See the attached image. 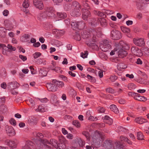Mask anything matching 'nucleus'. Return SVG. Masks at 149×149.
I'll return each mask as SVG.
<instances>
[{
    "mask_svg": "<svg viewBox=\"0 0 149 149\" xmlns=\"http://www.w3.org/2000/svg\"><path fill=\"white\" fill-rule=\"evenodd\" d=\"M78 23V29H81L85 26V23L83 22H77Z\"/></svg>",
    "mask_w": 149,
    "mask_h": 149,
    "instance_id": "38",
    "label": "nucleus"
},
{
    "mask_svg": "<svg viewBox=\"0 0 149 149\" xmlns=\"http://www.w3.org/2000/svg\"><path fill=\"white\" fill-rule=\"evenodd\" d=\"M88 54V52L87 51H86L84 52L81 53V56L83 58H86Z\"/></svg>",
    "mask_w": 149,
    "mask_h": 149,
    "instance_id": "44",
    "label": "nucleus"
},
{
    "mask_svg": "<svg viewBox=\"0 0 149 149\" xmlns=\"http://www.w3.org/2000/svg\"><path fill=\"white\" fill-rule=\"evenodd\" d=\"M47 73V71L44 69H41L39 71V74L40 76L44 77L46 76Z\"/></svg>",
    "mask_w": 149,
    "mask_h": 149,
    "instance_id": "31",
    "label": "nucleus"
},
{
    "mask_svg": "<svg viewBox=\"0 0 149 149\" xmlns=\"http://www.w3.org/2000/svg\"><path fill=\"white\" fill-rule=\"evenodd\" d=\"M109 79L112 82H113L117 79V77L115 75L111 76H110Z\"/></svg>",
    "mask_w": 149,
    "mask_h": 149,
    "instance_id": "53",
    "label": "nucleus"
},
{
    "mask_svg": "<svg viewBox=\"0 0 149 149\" xmlns=\"http://www.w3.org/2000/svg\"><path fill=\"white\" fill-rule=\"evenodd\" d=\"M33 3L36 8L40 10H42L43 8L44 5L42 1L40 0H33Z\"/></svg>",
    "mask_w": 149,
    "mask_h": 149,
    "instance_id": "14",
    "label": "nucleus"
},
{
    "mask_svg": "<svg viewBox=\"0 0 149 149\" xmlns=\"http://www.w3.org/2000/svg\"><path fill=\"white\" fill-rule=\"evenodd\" d=\"M136 63L137 64L141 65L142 64L143 62L142 61L140 58H138L137 59Z\"/></svg>",
    "mask_w": 149,
    "mask_h": 149,
    "instance_id": "59",
    "label": "nucleus"
},
{
    "mask_svg": "<svg viewBox=\"0 0 149 149\" xmlns=\"http://www.w3.org/2000/svg\"><path fill=\"white\" fill-rule=\"evenodd\" d=\"M118 47V54L120 57L123 58L125 57L127 54L125 50L129 49V45L126 42L122 41L119 43Z\"/></svg>",
    "mask_w": 149,
    "mask_h": 149,
    "instance_id": "1",
    "label": "nucleus"
},
{
    "mask_svg": "<svg viewBox=\"0 0 149 149\" xmlns=\"http://www.w3.org/2000/svg\"><path fill=\"white\" fill-rule=\"evenodd\" d=\"M18 143V141L16 139L10 140L8 139L5 141L6 144L12 148H15Z\"/></svg>",
    "mask_w": 149,
    "mask_h": 149,
    "instance_id": "7",
    "label": "nucleus"
},
{
    "mask_svg": "<svg viewBox=\"0 0 149 149\" xmlns=\"http://www.w3.org/2000/svg\"><path fill=\"white\" fill-rule=\"evenodd\" d=\"M111 36L112 38L114 40H118L122 37L121 33L116 30H113L111 31Z\"/></svg>",
    "mask_w": 149,
    "mask_h": 149,
    "instance_id": "8",
    "label": "nucleus"
},
{
    "mask_svg": "<svg viewBox=\"0 0 149 149\" xmlns=\"http://www.w3.org/2000/svg\"><path fill=\"white\" fill-rule=\"evenodd\" d=\"M57 17L60 19V20L61 19H64L67 17V14L66 13H57Z\"/></svg>",
    "mask_w": 149,
    "mask_h": 149,
    "instance_id": "25",
    "label": "nucleus"
},
{
    "mask_svg": "<svg viewBox=\"0 0 149 149\" xmlns=\"http://www.w3.org/2000/svg\"><path fill=\"white\" fill-rule=\"evenodd\" d=\"M119 47V45L118 43H115L114 46V50H112L110 53V55L111 56L113 55L115 53V52H118V47ZM118 53V52H117Z\"/></svg>",
    "mask_w": 149,
    "mask_h": 149,
    "instance_id": "29",
    "label": "nucleus"
},
{
    "mask_svg": "<svg viewBox=\"0 0 149 149\" xmlns=\"http://www.w3.org/2000/svg\"><path fill=\"white\" fill-rule=\"evenodd\" d=\"M73 125L77 128H79L81 126V124L77 120H74L72 122Z\"/></svg>",
    "mask_w": 149,
    "mask_h": 149,
    "instance_id": "43",
    "label": "nucleus"
},
{
    "mask_svg": "<svg viewBox=\"0 0 149 149\" xmlns=\"http://www.w3.org/2000/svg\"><path fill=\"white\" fill-rule=\"evenodd\" d=\"M134 99L141 101H145L146 100L145 97L140 96L139 94L137 93H136V95L134 97Z\"/></svg>",
    "mask_w": 149,
    "mask_h": 149,
    "instance_id": "23",
    "label": "nucleus"
},
{
    "mask_svg": "<svg viewBox=\"0 0 149 149\" xmlns=\"http://www.w3.org/2000/svg\"><path fill=\"white\" fill-rule=\"evenodd\" d=\"M95 12H96V14L100 17H104L106 16V15L103 13L102 12L98 11H96Z\"/></svg>",
    "mask_w": 149,
    "mask_h": 149,
    "instance_id": "47",
    "label": "nucleus"
},
{
    "mask_svg": "<svg viewBox=\"0 0 149 149\" xmlns=\"http://www.w3.org/2000/svg\"><path fill=\"white\" fill-rule=\"evenodd\" d=\"M91 34L93 35V39L92 41L93 42H95V39L96 38V35L97 37L100 36L101 35V32L100 31L97 32L95 30H92L90 31L89 32H88L87 33L86 31L85 32H84L83 33L81 34V35L82 37L85 39H88L90 37L91 38L90 41H91V40H92L91 37Z\"/></svg>",
    "mask_w": 149,
    "mask_h": 149,
    "instance_id": "2",
    "label": "nucleus"
},
{
    "mask_svg": "<svg viewBox=\"0 0 149 149\" xmlns=\"http://www.w3.org/2000/svg\"><path fill=\"white\" fill-rule=\"evenodd\" d=\"M3 50L2 51V53L4 55H7L8 54V53L7 51L6 50V49H7V47L6 46V48H2Z\"/></svg>",
    "mask_w": 149,
    "mask_h": 149,
    "instance_id": "63",
    "label": "nucleus"
},
{
    "mask_svg": "<svg viewBox=\"0 0 149 149\" xmlns=\"http://www.w3.org/2000/svg\"><path fill=\"white\" fill-rule=\"evenodd\" d=\"M105 109L102 107H100L97 109V111L98 113H102L105 111Z\"/></svg>",
    "mask_w": 149,
    "mask_h": 149,
    "instance_id": "52",
    "label": "nucleus"
},
{
    "mask_svg": "<svg viewBox=\"0 0 149 149\" xmlns=\"http://www.w3.org/2000/svg\"><path fill=\"white\" fill-rule=\"evenodd\" d=\"M29 6V0H24L22 4V7L26 8H28Z\"/></svg>",
    "mask_w": 149,
    "mask_h": 149,
    "instance_id": "32",
    "label": "nucleus"
},
{
    "mask_svg": "<svg viewBox=\"0 0 149 149\" xmlns=\"http://www.w3.org/2000/svg\"><path fill=\"white\" fill-rule=\"evenodd\" d=\"M100 47L101 49L104 52L108 51L111 47V45L108 44L107 40H104L103 43L100 44Z\"/></svg>",
    "mask_w": 149,
    "mask_h": 149,
    "instance_id": "9",
    "label": "nucleus"
},
{
    "mask_svg": "<svg viewBox=\"0 0 149 149\" xmlns=\"http://www.w3.org/2000/svg\"><path fill=\"white\" fill-rule=\"evenodd\" d=\"M41 55L40 53L39 52H36L33 55V56L35 59L37 58L40 56Z\"/></svg>",
    "mask_w": 149,
    "mask_h": 149,
    "instance_id": "46",
    "label": "nucleus"
},
{
    "mask_svg": "<svg viewBox=\"0 0 149 149\" xmlns=\"http://www.w3.org/2000/svg\"><path fill=\"white\" fill-rule=\"evenodd\" d=\"M104 119L106 120V121H105V123H107L109 125L111 124L112 123L113 120L112 119L107 116H105L104 117Z\"/></svg>",
    "mask_w": 149,
    "mask_h": 149,
    "instance_id": "28",
    "label": "nucleus"
},
{
    "mask_svg": "<svg viewBox=\"0 0 149 149\" xmlns=\"http://www.w3.org/2000/svg\"><path fill=\"white\" fill-rule=\"evenodd\" d=\"M23 11L26 15H31V13L29 12V10L27 8H25L23 10Z\"/></svg>",
    "mask_w": 149,
    "mask_h": 149,
    "instance_id": "54",
    "label": "nucleus"
},
{
    "mask_svg": "<svg viewBox=\"0 0 149 149\" xmlns=\"http://www.w3.org/2000/svg\"><path fill=\"white\" fill-rule=\"evenodd\" d=\"M137 137L138 139L142 140L143 139L144 136L141 132H138L137 133Z\"/></svg>",
    "mask_w": 149,
    "mask_h": 149,
    "instance_id": "42",
    "label": "nucleus"
},
{
    "mask_svg": "<svg viewBox=\"0 0 149 149\" xmlns=\"http://www.w3.org/2000/svg\"><path fill=\"white\" fill-rule=\"evenodd\" d=\"M30 35L28 34H25L21 36L20 38V40L23 42H25L28 40L30 38Z\"/></svg>",
    "mask_w": 149,
    "mask_h": 149,
    "instance_id": "20",
    "label": "nucleus"
},
{
    "mask_svg": "<svg viewBox=\"0 0 149 149\" xmlns=\"http://www.w3.org/2000/svg\"><path fill=\"white\" fill-rule=\"evenodd\" d=\"M71 6L74 9L71 13V15L74 17L80 15V13L79 12V11L80 6L79 3L76 1L74 2L73 3L72 5Z\"/></svg>",
    "mask_w": 149,
    "mask_h": 149,
    "instance_id": "5",
    "label": "nucleus"
},
{
    "mask_svg": "<svg viewBox=\"0 0 149 149\" xmlns=\"http://www.w3.org/2000/svg\"><path fill=\"white\" fill-rule=\"evenodd\" d=\"M103 71L102 70H100L98 72V76L100 78H102L103 76Z\"/></svg>",
    "mask_w": 149,
    "mask_h": 149,
    "instance_id": "58",
    "label": "nucleus"
},
{
    "mask_svg": "<svg viewBox=\"0 0 149 149\" xmlns=\"http://www.w3.org/2000/svg\"><path fill=\"white\" fill-rule=\"evenodd\" d=\"M29 68L31 70V73L32 74H36L35 71H34V69L33 67L31 66L29 67Z\"/></svg>",
    "mask_w": 149,
    "mask_h": 149,
    "instance_id": "61",
    "label": "nucleus"
},
{
    "mask_svg": "<svg viewBox=\"0 0 149 149\" xmlns=\"http://www.w3.org/2000/svg\"><path fill=\"white\" fill-rule=\"evenodd\" d=\"M9 13V11L7 10H5L3 12V15L5 16H7Z\"/></svg>",
    "mask_w": 149,
    "mask_h": 149,
    "instance_id": "57",
    "label": "nucleus"
},
{
    "mask_svg": "<svg viewBox=\"0 0 149 149\" xmlns=\"http://www.w3.org/2000/svg\"><path fill=\"white\" fill-rule=\"evenodd\" d=\"M9 122L13 126H15L16 125V121L14 118H11L10 119Z\"/></svg>",
    "mask_w": 149,
    "mask_h": 149,
    "instance_id": "49",
    "label": "nucleus"
},
{
    "mask_svg": "<svg viewBox=\"0 0 149 149\" xmlns=\"http://www.w3.org/2000/svg\"><path fill=\"white\" fill-rule=\"evenodd\" d=\"M136 87V86L133 83L129 84L127 86V88L130 90L134 89Z\"/></svg>",
    "mask_w": 149,
    "mask_h": 149,
    "instance_id": "39",
    "label": "nucleus"
},
{
    "mask_svg": "<svg viewBox=\"0 0 149 149\" xmlns=\"http://www.w3.org/2000/svg\"><path fill=\"white\" fill-rule=\"evenodd\" d=\"M7 29H6L3 27H0V36L1 37H3L2 34L4 33L6 34L7 32L6 31L8 30L9 31L12 30L14 28V26H10L6 27Z\"/></svg>",
    "mask_w": 149,
    "mask_h": 149,
    "instance_id": "13",
    "label": "nucleus"
},
{
    "mask_svg": "<svg viewBox=\"0 0 149 149\" xmlns=\"http://www.w3.org/2000/svg\"><path fill=\"white\" fill-rule=\"evenodd\" d=\"M99 20L102 26H106L107 25V23L105 19L103 18H100Z\"/></svg>",
    "mask_w": 149,
    "mask_h": 149,
    "instance_id": "34",
    "label": "nucleus"
},
{
    "mask_svg": "<svg viewBox=\"0 0 149 149\" xmlns=\"http://www.w3.org/2000/svg\"><path fill=\"white\" fill-rule=\"evenodd\" d=\"M127 67V66L123 63H119L117 65V69L119 71H122L126 69Z\"/></svg>",
    "mask_w": 149,
    "mask_h": 149,
    "instance_id": "26",
    "label": "nucleus"
},
{
    "mask_svg": "<svg viewBox=\"0 0 149 149\" xmlns=\"http://www.w3.org/2000/svg\"><path fill=\"white\" fill-rule=\"evenodd\" d=\"M6 107L4 105L0 106V113L3 114L6 111Z\"/></svg>",
    "mask_w": 149,
    "mask_h": 149,
    "instance_id": "35",
    "label": "nucleus"
},
{
    "mask_svg": "<svg viewBox=\"0 0 149 149\" xmlns=\"http://www.w3.org/2000/svg\"><path fill=\"white\" fill-rule=\"evenodd\" d=\"M52 82L54 83L56 86L59 88H62L64 86V84L63 82L60 81H57L56 80H53Z\"/></svg>",
    "mask_w": 149,
    "mask_h": 149,
    "instance_id": "19",
    "label": "nucleus"
},
{
    "mask_svg": "<svg viewBox=\"0 0 149 149\" xmlns=\"http://www.w3.org/2000/svg\"><path fill=\"white\" fill-rule=\"evenodd\" d=\"M47 87L48 91H55L57 90V88L55 85L52 83H48L47 84Z\"/></svg>",
    "mask_w": 149,
    "mask_h": 149,
    "instance_id": "16",
    "label": "nucleus"
},
{
    "mask_svg": "<svg viewBox=\"0 0 149 149\" xmlns=\"http://www.w3.org/2000/svg\"><path fill=\"white\" fill-rule=\"evenodd\" d=\"M110 108L111 110L115 113L118 112V109L116 106L114 104H112L110 106Z\"/></svg>",
    "mask_w": 149,
    "mask_h": 149,
    "instance_id": "33",
    "label": "nucleus"
},
{
    "mask_svg": "<svg viewBox=\"0 0 149 149\" xmlns=\"http://www.w3.org/2000/svg\"><path fill=\"white\" fill-rule=\"evenodd\" d=\"M19 57L24 61L27 60V58L25 56L19 55Z\"/></svg>",
    "mask_w": 149,
    "mask_h": 149,
    "instance_id": "55",
    "label": "nucleus"
},
{
    "mask_svg": "<svg viewBox=\"0 0 149 149\" xmlns=\"http://www.w3.org/2000/svg\"><path fill=\"white\" fill-rule=\"evenodd\" d=\"M13 84L14 85V86H13V89H15L19 86V84L16 81H14L11 83V85H12Z\"/></svg>",
    "mask_w": 149,
    "mask_h": 149,
    "instance_id": "50",
    "label": "nucleus"
},
{
    "mask_svg": "<svg viewBox=\"0 0 149 149\" xmlns=\"http://www.w3.org/2000/svg\"><path fill=\"white\" fill-rule=\"evenodd\" d=\"M149 125V123H147L146 124L145 126L144 127V131L146 132V133L149 135V126H148Z\"/></svg>",
    "mask_w": 149,
    "mask_h": 149,
    "instance_id": "40",
    "label": "nucleus"
},
{
    "mask_svg": "<svg viewBox=\"0 0 149 149\" xmlns=\"http://www.w3.org/2000/svg\"><path fill=\"white\" fill-rule=\"evenodd\" d=\"M126 76L127 77H128L130 79H133L134 77V76L133 74H126Z\"/></svg>",
    "mask_w": 149,
    "mask_h": 149,
    "instance_id": "64",
    "label": "nucleus"
},
{
    "mask_svg": "<svg viewBox=\"0 0 149 149\" xmlns=\"http://www.w3.org/2000/svg\"><path fill=\"white\" fill-rule=\"evenodd\" d=\"M134 121L136 123L139 124H142L144 123H146L147 120L142 117H138L135 118Z\"/></svg>",
    "mask_w": 149,
    "mask_h": 149,
    "instance_id": "17",
    "label": "nucleus"
},
{
    "mask_svg": "<svg viewBox=\"0 0 149 149\" xmlns=\"http://www.w3.org/2000/svg\"><path fill=\"white\" fill-rule=\"evenodd\" d=\"M106 91L107 93H114V90L111 88H108L106 89Z\"/></svg>",
    "mask_w": 149,
    "mask_h": 149,
    "instance_id": "51",
    "label": "nucleus"
},
{
    "mask_svg": "<svg viewBox=\"0 0 149 149\" xmlns=\"http://www.w3.org/2000/svg\"><path fill=\"white\" fill-rule=\"evenodd\" d=\"M116 145V149H122L124 146H123L120 142H116L115 143Z\"/></svg>",
    "mask_w": 149,
    "mask_h": 149,
    "instance_id": "41",
    "label": "nucleus"
},
{
    "mask_svg": "<svg viewBox=\"0 0 149 149\" xmlns=\"http://www.w3.org/2000/svg\"><path fill=\"white\" fill-rule=\"evenodd\" d=\"M78 143L79 146L83 147L85 145V142L84 141H83L81 139H79L78 140Z\"/></svg>",
    "mask_w": 149,
    "mask_h": 149,
    "instance_id": "48",
    "label": "nucleus"
},
{
    "mask_svg": "<svg viewBox=\"0 0 149 149\" xmlns=\"http://www.w3.org/2000/svg\"><path fill=\"white\" fill-rule=\"evenodd\" d=\"M84 7L86 9L83 8L82 9L83 11L82 18L84 20H86L87 18L91 16L90 11L88 10L89 8L88 4L86 3L84 5Z\"/></svg>",
    "mask_w": 149,
    "mask_h": 149,
    "instance_id": "6",
    "label": "nucleus"
},
{
    "mask_svg": "<svg viewBox=\"0 0 149 149\" xmlns=\"http://www.w3.org/2000/svg\"><path fill=\"white\" fill-rule=\"evenodd\" d=\"M7 48L10 51H15L16 49V48L10 44H8L7 45Z\"/></svg>",
    "mask_w": 149,
    "mask_h": 149,
    "instance_id": "45",
    "label": "nucleus"
},
{
    "mask_svg": "<svg viewBox=\"0 0 149 149\" xmlns=\"http://www.w3.org/2000/svg\"><path fill=\"white\" fill-rule=\"evenodd\" d=\"M86 77L89 81L92 83H95L96 81V79L95 77L89 75H87Z\"/></svg>",
    "mask_w": 149,
    "mask_h": 149,
    "instance_id": "36",
    "label": "nucleus"
},
{
    "mask_svg": "<svg viewBox=\"0 0 149 149\" xmlns=\"http://www.w3.org/2000/svg\"><path fill=\"white\" fill-rule=\"evenodd\" d=\"M133 42L135 45L139 46L144 45L145 43L144 39L141 38H134Z\"/></svg>",
    "mask_w": 149,
    "mask_h": 149,
    "instance_id": "11",
    "label": "nucleus"
},
{
    "mask_svg": "<svg viewBox=\"0 0 149 149\" xmlns=\"http://www.w3.org/2000/svg\"><path fill=\"white\" fill-rule=\"evenodd\" d=\"M53 33L58 36H61L63 35L64 33V31L63 30H59L57 29H54L53 30Z\"/></svg>",
    "mask_w": 149,
    "mask_h": 149,
    "instance_id": "22",
    "label": "nucleus"
},
{
    "mask_svg": "<svg viewBox=\"0 0 149 149\" xmlns=\"http://www.w3.org/2000/svg\"><path fill=\"white\" fill-rule=\"evenodd\" d=\"M71 25L72 28L73 30H76L78 29V23L77 22H72Z\"/></svg>",
    "mask_w": 149,
    "mask_h": 149,
    "instance_id": "37",
    "label": "nucleus"
},
{
    "mask_svg": "<svg viewBox=\"0 0 149 149\" xmlns=\"http://www.w3.org/2000/svg\"><path fill=\"white\" fill-rule=\"evenodd\" d=\"M6 131L7 134L10 136H13L15 134V130L11 126H6Z\"/></svg>",
    "mask_w": 149,
    "mask_h": 149,
    "instance_id": "12",
    "label": "nucleus"
},
{
    "mask_svg": "<svg viewBox=\"0 0 149 149\" xmlns=\"http://www.w3.org/2000/svg\"><path fill=\"white\" fill-rule=\"evenodd\" d=\"M47 110V107H44V105H40L38 108L36 109V111L40 112H44L46 111Z\"/></svg>",
    "mask_w": 149,
    "mask_h": 149,
    "instance_id": "24",
    "label": "nucleus"
},
{
    "mask_svg": "<svg viewBox=\"0 0 149 149\" xmlns=\"http://www.w3.org/2000/svg\"><path fill=\"white\" fill-rule=\"evenodd\" d=\"M121 29L123 33H125L128 36L130 32V29L124 26L121 27Z\"/></svg>",
    "mask_w": 149,
    "mask_h": 149,
    "instance_id": "27",
    "label": "nucleus"
},
{
    "mask_svg": "<svg viewBox=\"0 0 149 149\" xmlns=\"http://www.w3.org/2000/svg\"><path fill=\"white\" fill-rule=\"evenodd\" d=\"M53 145L56 148H59V149H65L66 148L65 145L63 143L58 144L56 140H54L52 142Z\"/></svg>",
    "mask_w": 149,
    "mask_h": 149,
    "instance_id": "15",
    "label": "nucleus"
},
{
    "mask_svg": "<svg viewBox=\"0 0 149 149\" xmlns=\"http://www.w3.org/2000/svg\"><path fill=\"white\" fill-rule=\"evenodd\" d=\"M39 100L42 103H46L48 101V99L46 98L39 99Z\"/></svg>",
    "mask_w": 149,
    "mask_h": 149,
    "instance_id": "62",
    "label": "nucleus"
},
{
    "mask_svg": "<svg viewBox=\"0 0 149 149\" xmlns=\"http://www.w3.org/2000/svg\"><path fill=\"white\" fill-rule=\"evenodd\" d=\"M102 136L100 132L98 131L95 132L91 138V140L92 141L91 143L92 145H93L92 146L93 148L94 147L93 145H97L100 143V141L101 138Z\"/></svg>",
    "mask_w": 149,
    "mask_h": 149,
    "instance_id": "4",
    "label": "nucleus"
},
{
    "mask_svg": "<svg viewBox=\"0 0 149 149\" xmlns=\"http://www.w3.org/2000/svg\"><path fill=\"white\" fill-rule=\"evenodd\" d=\"M52 66H51L50 67L51 70H54L57 73L60 72H61L60 68L58 67L55 66V63H52Z\"/></svg>",
    "mask_w": 149,
    "mask_h": 149,
    "instance_id": "21",
    "label": "nucleus"
},
{
    "mask_svg": "<svg viewBox=\"0 0 149 149\" xmlns=\"http://www.w3.org/2000/svg\"><path fill=\"white\" fill-rule=\"evenodd\" d=\"M33 144V143L30 141H26L25 145L22 147V149H31Z\"/></svg>",
    "mask_w": 149,
    "mask_h": 149,
    "instance_id": "18",
    "label": "nucleus"
},
{
    "mask_svg": "<svg viewBox=\"0 0 149 149\" xmlns=\"http://www.w3.org/2000/svg\"><path fill=\"white\" fill-rule=\"evenodd\" d=\"M120 140L121 141H123L127 142L129 144H132V142L130 141L125 136H120Z\"/></svg>",
    "mask_w": 149,
    "mask_h": 149,
    "instance_id": "30",
    "label": "nucleus"
},
{
    "mask_svg": "<svg viewBox=\"0 0 149 149\" xmlns=\"http://www.w3.org/2000/svg\"><path fill=\"white\" fill-rule=\"evenodd\" d=\"M131 52L134 55L138 56H141L143 53L141 50L136 46H132L131 48Z\"/></svg>",
    "mask_w": 149,
    "mask_h": 149,
    "instance_id": "10",
    "label": "nucleus"
},
{
    "mask_svg": "<svg viewBox=\"0 0 149 149\" xmlns=\"http://www.w3.org/2000/svg\"><path fill=\"white\" fill-rule=\"evenodd\" d=\"M53 12L54 10L52 8H47L44 12L39 13L37 15V18L39 20H42L43 19L46 18L47 16L52 17L54 14Z\"/></svg>",
    "mask_w": 149,
    "mask_h": 149,
    "instance_id": "3",
    "label": "nucleus"
},
{
    "mask_svg": "<svg viewBox=\"0 0 149 149\" xmlns=\"http://www.w3.org/2000/svg\"><path fill=\"white\" fill-rule=\"evenodd\" d=\"M55 3L56 5H58L59 3H61L63 0H52Z\"/></svg>",
    "mask_w": 149,
    "mask_h": 149,
    "instance_id": "60",
    "label": "nucleus"
},
{
    "mask_svg": "<svg viewBox=\"0 0 149 149\" xmlns=\"http://www.w3.org/2000/svg\"><path fill=\"white\" fill-rule=\"evenodd\" d=\"M136 93H134L132 92H130L128 93V95L129 96H131L133 97L134 98Z\"/></svg>",
    "mask_w": 149,
    "mask_h": 149,
    "instance_id": "56",
    "label": "nucleus"
}]
</instances>
